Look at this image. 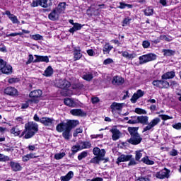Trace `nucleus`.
Masks as SVG:
<instances>
[{"label":"nucleus","instance_id":"8fccbe9b","mask_svg":"<svg viewBox=\"0 0 181 181\" xmlns=\"http://www.w3.org/2000/svg\"><path fill=\"white\" fill-rule=\"evenodd\" d=\"M10 20L13 23H20L19 20H18V17L13 14V16L10 17Z\"/></svg>","mask_w":181,"mask_h":181},{"label":"nucleus","instance_id":"9b49d317","mask_svg":"<svg viewBox=\"0 0 181 181\" xmlns=\"http://www.w3.org/2000/svg\"><path fill=\"white\" fill-rule=\"evenodd\" d=\"M132 158V155H125V154H121L116 161V163L117 165H119L121 162H128L129 160H131V158Z\"/></svg>","mask_w":181,"mask_h":181},{"label":"nucleus","instance_id":"7ed1b4c3","mask_svg":"<svg viewBox=\"0 0 181 181\" xmlns=\"http://www.w3.org/2000/svg\"><path fill=\"white\" fill-rule=\"evenodd\" d=\"M139 124H141L142 125H147L144 129L142 132H146V131H151L153 127L158 125V123L160 122V119L156 117L153 119L151 122H149V117L148 116H138Z\"/></svg>","mask_w":181,"mask_h":181},{"label":"nucleus","instance_id":"6ab92c4d","mask_svg":"<svg viewBox=\"0 0 181 181\" xmlns=\"http://www.w3.org/2000/svg\"><path fill=\"white\" fill-rule=\"evenodd\" d=\"M35 57L36 59L33 61L34 63H40V62L49 63V57L47 56L35 55Z\"/></svg>","mask_w":181,"mask_h":181},{"label":"nucleus","instance_id":"c85d7f7f","mask_svg":"<svg viewBox=\"0 0 181 181\" xmlns=\"http://www.w3.org/2000/svg\"><path fill=\"white\" fill-rule=\"evenodd\" d=\"M11 134H13L15 135V136H18V135H21V130H19V128L18 127H13L11 131Z\"/></svg>","mask_w":181,"mask_h":181},{"label":"nucleus","instance_id":"b1692460","mask_svg":"<svg viewBox=\"0 0 181 181\" xmlns=\"http://www.w3.org/2000/svg\"><path fill=\"white\" fill-rule=\"evenodd\" d=\"M1 72L4 74H12V66L11 65H7L2 69Z\"/></svg>","mask_w":181,"mask_h":181},{"label":"nucleus","instance_id":"e2e57ef3","mask_svg":"<svg viewBox=\"0 0 181 181\" xmlns=\"http://www.w3.org/2000/svg\"><path fill=\"white\" fill-rule=\"evenodd\" d=\"M160 40H165V42H170V39L166 35H160Z\"/></svg>","mask_w":181,"mask_h":181},{"label":"nucleus","instance_id":"2eb2a0df","mask_svg":"<svg viewBox=\"0 0 181 181\" xmlns=\"http://www.w3.org/2000/svg\"><path fill=\"white\" fill-rule=\"evenodd\" d=\"M110 132L112 134V139L113 141H118V139L121 138V132L118 129L113 128L110 129Z\"/></svg>","mask_w":181,"mask_h":181},{"label":"nucleus","instance_id":"69168bd1","mask_svg":"<svg viewBox=\"0 0 181 181\" xmlns=\"http://www.w3.org/2000/svg\"><path fill=\"white\" fill-rule=\"evenodd\" d=\"M170 156H177V151L176 149H173L170 152Z\"/></svg>","mask_w":181,"mask_h":181},{"label":"nucleus","instance_id":"603ef678","mask_svg":"<svg viewBox=\"0 0 181 181\" xmlns=\"http://www.w3.org/2000/svg\"><path fill=\"white\" fill-rule=\"evenodd\" d=\"M32 39H33L34 40H42V39H43V37L39 34H36L32 35Z\"/></svg>","mask_w":181,"mask_h":181},{"label":"nucleus","instance_id":"72a5a7b5","mask_svg":"<svg viewBox=\"0 0 181 181\" xmlns=\"http://www.w3.org/2000/svg\"><path fill=\"white\" fill-rule=\"evenodd\" d=\"M127 122L128 124H139L138 116H132Z\"/></svg>","mask_w":181,"mask_h":181},{"label":"nucleus","instance_id":"864d4df0","mask_svg":"<svg viewBox=\"0 0 181 181\" xmlns=\"http://www.w3.org/2000/svg\"><path fill=\"white\" fill-rule=\"evenodd\" d=\"M132 19L131 18H124L123 22H122V26H127V25H129L130 22H131Z\"/></svg>","mask_w":181,"mask_h":181},{"label":"nucleus","instance_id":"13d9d810","mask_svg":"<svg viewBox=\"0 0 181 181\" xmlns=\"http://www.w3.org/2000/svg\"><path fill=\"white\" fill-rule=\"evenodd\" d=\"M141 158H142V153H141V151H136V156H135L136 160H139Z\"/></svg>","mask_w":181,"mask_h":181},{"label":"nucleus","instance_id":"c9c22d12","mask_svg":"<svg viewBox=\"0 0 181 181\" xmlns=\"http://www.w3.org/2000/svg\"><path fill=\"white\" fill-rule=\"evenodd\" d=\"M94 76H93V74H86L83 76V80L86 81H91Z\"/></svg>","mask_w":181,"mask_h":181},{"label":"nucleus","instance_id":"bf43d9fd","mask_svg":"<svg viewBox=\"0 0 181 181\" xmlns=\"http://www.w3.org/2000/svg\"><path fill=\"white\" fill-rule=\"evenodd\" d=\"M80 146H74L72 147V152L73 153H76L77 152H78V151H80Z\"/></svg>","mask_w":181,"mask_h":181},{"label":"nucleus","instance_id":"c03bdc74","mask_svg":"<svg viewBox=\"0 0 181 181\" xmlns=\"http://www.w3.org/2000/svg\"><path fill=\"white\" fill-rule=\"evenodd\" d=\"M66 156L65 153H59L54 155V158L57 159V160H59V159H63Z\"/></svg>","mask_w":181,"mask_h":181},{"label":"nucleus","instance_id":"338daca9","mask_svg":"<svg viewBox=\"0 0 181 181\" xmlns=\"http://www.w3.org/2000/svg\"><path fill=\"white\" fill-rule=\"evenodd\" d=\"M91 101H92L93 104H97V103H100V99L97 97L92 98Z\"/></svg>","mask_w":181,"mask_h":181},{"label":"nucleus","instance_id":"5fc2aeb1","mask_svg":"<svg viewBox=\"0 0 181 181\" xmlns=\"http://www.w3.org/2000/svg\"><path fill=\"white\" fill-rule=\"evenodd\" d=\"M6 65V62L4 61V59H0V70L2 71V69L5 67Z\"/></svg>","mask_w":181,"mask_h":181},{"label":"nucleus","instance_id":"4d7b16f0","mask_svg":"<svg viewBox=\"0 0 181 181\" xmlns=\"http://www.w3.org/2000/svg\"><path fill=\"white\" fill-rule=\"evenodd\" d=\"M126 6H128V8H132V5H131V4H125L124 3H120V6H119V8L120 9H124V8Z\"/></svg>","mask_w":181,"mask_h":181},{"label":"nucleus","instance_id":"5701e85b","mask_svg":"<svg viewBox=\"0 0 181 181\" xmlns=\"http://www.w3.org/2000/svg\"><path fill=\"white\" fill-rule=\"evenodd\" d=\"M58 13H63L66 11V3H59L57 8H55Z\"/></svg>","mask_w":181,"mask_h":181},{"label":"nucleus","instance_id":"a211bd4d","mask_svg":"<svg viewBox=\"0 0 181 181\" xmlns=\"http://www.w3.org/2000/svg\"><path fill=\"white\" fill-rule=\"evenodd\" d=\"M124 107V103H112L110 105V108L112 110V112H114V111H121L122 110V107Z\"/></svg>","mask_w":181,"mask_h":181},{"label":"nucleus","instance_id":"4c0bfd02","mask_svg":"<svg viewBox=\"0 0 181 181\" xmlns=\"http://www.w3.org/2000/svg\"><path fill=\"white\" fill-rule=\"evenodd\" d=\"M144 14L146 16H152L153 15V8H147L144 10Z\"/></svg>","mask_w":181,"mask_h":181},{"label":"nucleus","instance_id":"a878e982","mask_svg":"<svg viewBox=\"0 0 181 181\" xmlns=\"http://www.w3.org/2000/svg\"><path fill=\"white\" fill-rule=\"evenodd\" d=\"M82 26L81 24L78 23H75L74 24V28H71L69 30L70 33H74L75 32H76V30H80V29H81Z\"/></svg>","mask_w":181,"mask_h":181},{"label":"nucleus","instance_id":"473e14b6","mask_svg":"<svg viewBox=\"0 0 181 181\" xmlns=\"http://www.w3.org/2000/svg\"><path fill=\"white\" fill-rule=\"evenodd\" d=\"M31 6L33 8H36L37 6H42V0H33Z\"/></svg>","mask_w":181,"mask_h":181},{"label":"nucleus","instance_id":"7c9ffc66","mask_svg":"<svg viewBox=\"0 0 181 181\" xmlns=\"http://www.w3.org/2000/svg\"><path fill=\"white\" fill-rule=\"evenodd\" d=\"M74 54L75 60H80V59H81V57L83 56V54H81V52H80V50L77 49H75L74 51Z\"/></svg>","mask_w":181,"mask_h":181},{"label":"nucleus","instance_id":"423d86ee","mask_svg":"<svg viewBox=\"0 0 181 181\" xmlns=\"http://www.w3.org/2000/svg\"><path fill=\"white\" fill-rule=\"evenodd\" d=\"M170 173V170H168V168H164L156 173V177H157V179H165V178L169 179L170 176L169 175Z\"/></svg>","mask_w":181,"mask_h":181},{"label":"nucleus","instance_id":"ddd939ff","mask_svg":"<svg viewBox=\"0 0 181 181\" xmlns=\"http://www.w3.org/2000/svg\"><path fill=\"white\" fill-rule=\"evenodd\" d=\"M144 94L145 93L144 91H142L141 90H138L131 98V102L132 103V104H135V103H136V100L141 98V97H144Z\"/></svg>","mask_w":181,"mask_h":181},{"label":"nucleus","instance_id":"dca6fc26","mask_svg":"<svg viewBox=\"0 0 181 181\" xmlns=\"http://www.w3.org/2000/svg\"><path fill=\"white\" fill-rule=\"evenodd\" d=\"M59 16V13L55 8L48 15L49 19L53 21H57Z\"/></svg>","mask_w":181,"mask_h":181},{"label":"nucleus","instance_id":"79ce46f5","mask_svg":"<svg viewBox=\"0 0 181 181\" xmlns=\"http://www.w3.org/2000/svg\"><path fill=\"white\" fill-rule=\"evenodd\" d=\"M134 112H136V114H139V115H146L147 112L146 110H144V109H141L139 107H136L134 110Z\"/></svg>","mask_w":181,"mask_h":181},{"label":"nucleus","instance_id":"bb28decb","mask_svg":"<svg viewBox=\"0 0 181 181\" xmlns=\"http://www.w3.org/2000/svg\"><path fill=\"white\" fill-rule=\"evenodd\" d=\"M127 129L131 136L136 135V134H139L138 133V129H139V127H128Z\"/></svg>","mask_w":181,"mask_h":181},{"label":"nucleus","instance_id":"774afa93","mask_svg":"<svg viewBox=\"0 0 181 181\" xmlns=\"http://www.w3.org/2000/svg\"><path fill=\"white\" fill-rule=\"evenodd\" d=\"M173 127L175 129H181V123H177L173 125Z\"/></svg>","mask_w":181,"mask_h":181},{"label":"nucleus","instance_id":"49530a36","mask_svg":"<svg viewBox=\"0 0 181 181\" xmlns=\"http://www.w3.org/2000/svg\"><path fill=\"white\" fill-rule=\"evenodd\" d=\"M83 133V129L81 127L77 128L74 132V136L76 138L78 134H82Z\"/></svg>","mask_w":181,"mask_h":181},{"label":"nucleus","instance_id":"c756f323","mask_svg":"<svg viewBox=\"0 0 181 181\" xmlns=\"http://www.w3.org/2000/svg\"><path fill=\"white\" fill-rule=\"evenodd\" d=\"M100 160H104V157L95 156L90 160V163H100Z\"/></svg>","mask_w":181,"mask_h":181},{"label":"nucleus","instance_id":"0eeeda50","mask_svg":"<svg viewBox=\"0 0 181 181\" xmlns=\"http://www.w3.org/2000/svg\"><path fill=\"white\" fill-rule=\"evenodd\" d=\"M127 142L131 144V145H139V143L142 142V137H141L139 134H136L135 135L131 136L129 139L127 140Z\"/></svg>","mask_w":181,"mask_h":181},{"label":"nucleus","instance_id":"680f3d73","mask_svg":"<svg viewBox=\"0 0 181 181\" xmlns=\"http://www.w3.org/2000/svg\"><path fill=\"white\" fill-rule=\"evenodd\" d=\"M129 160L128 166H134V165H136V161H135L134 158H131Z\"/></svg>","mask_w":181,"mask_h":181},{"label":"nucleus","instance_id":"052dcab7","mask_svg":"<svg viewBox=\"0 0 181 181\" xmlns=\"http://www.w3.org/2000/svg\"><path fill=\"white\" fill-rule=\"evenodd\" d=\"M142 45L144 49H148L151 46V42L149 41H144Z\"/></svg>","mask_w":181,"mask_h":181},{"label":"nucleus","instance_id":"0e129e2a","mask_svg":"<svg viewBox=\"0 0 181 181\" xmlns=\"http://www.w3.org/2000/svg\"><path fill=\"white\" fill-rule=\"evenodd\" d=\"M67 91H68V90H67V88H66V89L62 88V89L61 90V94H62V95H64V97L69 95V94L67 93Z\"/></svg>","mask_w":181,"mask_h":181},{"label":"nucleus","instance_id":"393cba45","mask_svg":"<svg viewBox=\"0 0 181 181\" xmlns=\"http://www.w3.org/2000/svg\"><path fill=\"white\" fill-rule=\"evenodd\" d=\"M53 74V68L49 66L45 71L43 76L45 77H50Z\"/></svg>","mask_w":181,"mask_h":181},{"label":"nucleus","instance_id":"6e6d98bb","mask_svg":"<svg viewBox=\"0 0 181 181\" xmlns=\"http://www.w3.org/2000/svg\"><path fill=\"white\" fill-rule=\"evenodd\" d=\"M111 63H114V61L111 58L106 59L103 62V64H105V66H107V64H111Z\"/></svg>","mask_w":181,"mask_h":181},{"label":"nucleus","instance_id":"f704fd0d","mask_svg":"<svg viewBox=\"0 0 181 181\" xmlns=\"http://www.w3.org/2000/svg\"><path fill=\"white\" fill-rule=\"evenodd\" d=\"M112 50V46L110 45V44H105L103 47L104 53H110Z\"/></svg>","mask_w":181,"mask_h":181},{"label":"nucleus","instance_id":"4468645a","mask_svg":"<svg viewBox=\"0 0 181 181\" xmlns=\"http://www.w3.org/2000/svg\"><path fill=\"white\" fill-rule=\"evenodd\" d=\"M93 153L95 156H99L100 158H104L105 156V150L100 149L98 147H95L93 150Z\"/></svg>","mask_w":181,"mask_h":181},{"label":"nucleus","instance_id":"f8f14e48","mask_svg":"<svg viewBox=\"0 0 181 181\" xmlns=\"http://www.w3.org/2000/svg\"><path fill=\"white\" fill-rule=\"evenodd\" d=\"M4 93L7 94V95L16 97V95H18V90L13 87L9 86L4 89Z\"/></svg>","mask_w":181,"mask_h":181},{"label":"nucleus","instance_id":"a18cd8bd","mask_svg":"<svg viewBox=\"0 0 181 181\" xmlns=\"http://www.w3.org/2000/svg\"><path fill=\"white\" fill-rule=\"evenodd\" d=\"M153 86L158 87V88H162L161 80H156L152 82Z\"/></svg>","mask_w":181,"mask_h":181},{"label":"nucleus","instance_id":"de8ad7c7","mask_svg":"<svg viewBox=\"0 0 181 181\" xmlns=\"http://www.w3.org/2000/svg\"><path fill=\"white\" fill-rule=\"evenodd\" d=\"M19 78H11L8 80V83H9V84H14L15 83H19Z\"/></svg>","mask_w":181,"mask_h":181},{"label":"nucleus","instance_id":"20e7f679","mask_svg":"<svg viewBox=\"0 0 181 181\" xmlns=\"http://www.w3.org/2000/svg\"><path fill=\"white\" fill-rule=\"evenodd\" d=\"M43 93L41 90H34L31 91L29 94V97L31 98L29 103H33V104H37L39 103V99L42 97Z\"/></svg>","mask_w":181,"mask_h":181},{"label":"nucleus","instance_id":"58836bf2","mask_svg":"<svg viewBox=\"0 0 181 181\" xmlns=\"http://www.w3.org/2000/svg\"><path fill=\"white\" fill-rule=\"evenodd\" d=\"M81 148L82 149H88L91 148V143L90 141H84L81 143Z\"/></svg>","mask_w":181,"mask_h":181},{"label":"nucleus","instance_id":"f257e3e1","mask_svg":"<svg viewBox=\"0 0 181 181\" xmlns=\"http://www.w3.org/2000/svg\"><path fill=\"white\" fill-rule=\"evenodd\" d=\"M78 124H80L78 120H69L67 122H61L57 125L56 130L57 132H63V138L69 141L71 136V129L76 128Z\"/></svg>","mask_w":181,"mask_h":181},{"label":"nucleus","instance_id":"aec40b11","mask_svg":"<svg viewBox=\"0 0 181 181\" xmlns=\"http://www.w3.org/2000/svg\"><path fill=\"white\" fill-rule=\"evenodd\" d=\"M64 103L65 104V105H67L68 107H71V108L77 105V103L74 101V99H71L70 98H64Z\"/></svg>","mask_w":181,"mask_h":181},{"label":"nucleus","instance_id":"cd10ccee","mask_svg":"<svg viewBox=\"0 0 181 181\" xmlns=\"http://www.w3.org/2000/svg\"><path fill=\"white\" fill-rule=\"evenodd\" d=\"M122 56L126 59H135V57H136V54L135 53L129 54L128 52H123Z\"/></svg>","mask_w":181,"mask_h":181},{"label":"nucleus","instance_id":"a19ab883","mask_svg":"<svg viewBox=\"0 0 181 181\" xmlns=\"http://www.w3.org/2000/svg\"><path fill=\"white\" fill-rule=\"evenodd\" d=\"M88 156V152L87 151H83L78 156V160H82V159H84V158H87Z\"/></svg>","mask_w":181,"mask_h":181},{"label":"nucleus","instance_id":"412c9836","mask_svg":"<svg viewBox=\"0 0 181 181\" xmlns=\"http://www.w3.org/2000/svg\"><path fill=\"white\" fill-rule=\"evenodd\" d=\"M10 166L13 172H19L20 170H22V166H21V164H19V163L11 161Z\"/></svg>","mask_w":181,"mask_h":181},{"label":"nucleus","instance_id":"09e8293b","mask_svg":"<svg viewBox=\"0 0 181 181\" xmlns=\"http://www.w3.org/2000/svg\"><path fill=\"white\" fill-rule=\"evenodd\" d=\"M22 35H23V33H12L11 34H6V37H10V36L11 37H15V36H22Z\"/></svg>","mask_w":181,"mask_h":181},{"label":"nucleus","instance_id":"9d476101","mask_svg":"<svg viewBox=\"0 0 181 181\" xmlns=\"http://www.w3.org/2000/svg\"><path fill=\"white\" fill-rule=\"evenodd\" d=\"M70 114L74 117H87V113L81 109H72L70 110Z\"/></svg>","mask_w":181,"mask_h":181},{"label":"nucleus","instance_id":"37998d69","mask_svg":"<svg viewBox=\"0 0 181 181\" xmlns=\"http://www.w3.org/2000/svg\"><path fill=\"white\" fill-rule=\"evenodd\" d=\"M10 159L9 156L0 153V162H8Z\"/></svg>","mask_w":181,"mask_h":181},{"label":"nucleus","instance_id":"f03ea898","mask_svg":"<svg viewBox=\"0 0 181 181\" xmlns=\"http://www.w3.org/2000/svg\"><path fill=\"white\" fill-rule=\"evenodd\" d=\"M38 131L39 125L37 123L29 122L25 124V129L21 136L25 135L23 137L25 139H30V138H33V136L37 134Z\"/></svg>","mask_w":181,"mask_h":181},{"label":"nucleus","instance_id":"6e6552de","mask_svg":"<svg viewBox=\"0 0 181 181\" xmlns=\"http://www.w3.org/2000/svg\"><path fill=\"white\" fill-rule=\"evenodd\" d=\"M56 86L58 88H69L71 84L66 79H58L56 81Z\"/></svg>","mask_w":181,"mask_h":181},{"label":"nucleus","instance_id":"2f4dec72","mask_svg":"<svg viewBox=\"0 0 181 181\" xmlns=\"http://www.w3.org/2000/svg\"><path fill=\"white\" fill-rule=\"evenodd\" d=\"M163 53H164V56H173L175 54V52L172 49H163Z\"/></svg>","mask_w":181,"mask_h":181},{"label":"nucleus","instance_id":"ea45409f","mask_svg":"<svg viewBox=\"0 0 181 181\" xmlns=\"http://www.w3.org/2000/svg\"><path fill=\"white\" fill-rule=\"evenodd\" d=\"M165 79L161 80V88H169L170 87V84L168 81H164Z\"/></svg>","mask_w":181,"mask_h":181},{"label":"nucleus","instance_id":"39448f33","mask_svg":"<svg viewBox=\"0 0 181 181\" xmlns=\"http://www.w3.org/2000/svg\"><path fill=\"white\" fill-rule=\"evenodd\" d=\"M139 64H144V63H148V62H153V60H156V54H147L139 57Z\"/></svg>","mask_w":181,"mask_h":181},{"label":"nucleus","instance_id":"f3484780","mask_svg":"<svg viewBox=\"0 0 181 181\" xmlns=\"http://www.w3.org/2000/svg\"><path fill=\"white\" fill-rule=\"evenodd\" d=\"M175 76H176V73L174 71H168L162 75L161 78L162 80H170L174 78Z\"/></svg>","mask_w":181,"mask_h":181},{"label":"nucleus","instance_id":"3c124183","mask_svg":"<svg viewBox=\"0 0 181 181\" xmlns=\"http://www.w3.org/2000/svg\"><path fill=\"white\" fill-rule=\"evenodd\" d=\"M30 99L28 100L25 103L21 105V108L23 110L25 108H28V107H29V105H30V104H33V102H30Z\"/></svg>","mask_w":181,"mask_h":181},{"label":"nucleus","instance_id":"1a4fd4ad","mask_svg":"<svg viewBox=\"0 0 181 181\" xmlns=\"http://www.w3.org/2000/svg\"><path fill=\"white\" fill-rule=\"evenodd\" d=\"M40 122L45 127H53L54 125V119L53 117H44L40 119Z\"/></svg>","mask_w":181,"mask_h":181},{"label":"nucleus","instance_id":"e433bc0d","mask_svg":"<svg viewBox=\"0 0 181 181\" xmlns=\"http://www.w3.org/2000/svg\"><path fill=\"white\" fill-rule=\"evenodd\" d=\"M141 160L144 163H146V165H153L155 163L153 160H149L148 157L143 158Z\"/></svg>","mask_w":181,"mask_h":181},{"label":"nucleus","instance_id":"4be33fe9","mask_svg":"<svg viewBox=\"0 0 181 181\" xmlns=\"http://www.w3.org/2000/svg\"><path fill=\"white\" fill-rule=\"evenodd\" d=\"M112 83L114 84V86H121L122 84H124V78L118 76H114Z\"/></svg>","mask_w":181,"mask_h":181}]
</instances>
